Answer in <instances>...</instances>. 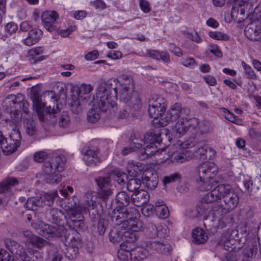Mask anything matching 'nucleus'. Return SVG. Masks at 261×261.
<instances>
[{
  "label": "nucleus",
  "instance_id": "nucleus-1",
  "mask_svg": "<svg viewBox=\"0 0 261 261\" xmlns=\"http://www.w3.org/2000/svg\"><path fill=\"white\" fill-rule=\"evenodd\" d=\"M133 79L130 76H123L122 83L117 80L112 79L107 82L103 79L98 81L96 97L99 109L106 112L116 106L118 96L125 103L129 102L134 92Z\"/></svg>",
  "mask_w": 261,
  "mask_h": 261
},
{
  "label": "nucleus",
  "instance_id": "nucleus-2",
  "mask_svg": "<svg viewBox=\"0 0 261 261\" xmlns=\"http://www.w3.org/2000/svg\"><path fill=\"white\" fill-rule=\"evenodd\" d=\"M140 215L135 207L114 209L111 218L113 222L116 225H121L125 230L139 231L143 228L142 223L139 220Z\"/></svg>",
  "mask_w": 261,
  "mask_h": 261
},
{
  "label": "nucleus",
  "instance_id": "nucleus-3",
  "mask_svg": "<svg viewBox=\"0 0 261 261\" xmlns=\"http://www.w3.org/2000/svg\"><path fill=\"white\" fill-rule=\"evenodd\" d=\"M66 162L64 155H55L51 159L44 163L41 175L43 180L47 184L57 185L62 180V176L57 172H61L64 169Z\"/></svg>",
  "mask_w": 261,
  "mask_h": 261
},
{
  "label": "nucleus",
  "instance_id": "nucleus-4",
  "mask_svg": "<svg viewBox=\"0 0 261 261\" xmlns=\"http://www.w3.org/2000/svg\"><path fill=\"white\" fill-rule=\"evenodd\" d=\"M93 87L90 84H82L75 87L76 94L72 95L69 103L71 111L74 114L80 113L82 109L91 105L94 100L91 92Z\"/></svg>",
  "mask_w": 261,
  "mask_h": 261
},
{
  "label": "nucleus",
  "instance_id": "nucleus-5",
  "mask_svg": "<svg viewBox=\"0 0 261 261\" xmlns=\"http://www.w3.org/2000/svg\"><path fill=\"white\" fill-rule=\"evenodd\" d=\"M21 136L20 131L16 128L12 129L10 138L8 139L2 135H0V146L2 151L7 154L14 152L20 145Z\"/></svg>",
  "mask_w": 261,
  "mask_h": 261
},
{
  "label": "nucleus",
  "instance_id": "nucleus-6",
  "mask_svg": "<svg viewBox=\"0 0 261 261\" xmlns=\"http://www.w3.org/2000/svg\"><path fill=\"white\" fill-rule=\"evenodd\" d=\"M198 124V120L196 118L188 119L181 117L172 125V131L176 137H180L188 131H194Z\"/></svg>",
  "mask_w": 261,
  "mask_h": 261
},
{
  "label": "nucleus",
  "instance_id": "nucleus-7",
  "mask_svg": "<svg viewBox=\"0 0 261 261\" xmlns=\"http://www.w3.org/2000/svg\"><path fill=\"white\" fill-rule=\"evenodd\" d=\"M218 171V167L214 163L203 162L196 168L194 177L195 179L214 178L216 176Z\"/></svg>",
  "mask_w": 261,
  "mask_h": 261
},
{
  "label": "nucleus",
  "instance_id": "nucleus-8",
  "mask_svg": "<svg viewBox=\"0 0 261 261\" xmlns=\"http://www.w3.org/2000/svg\"><path fill=\"white\" fill-rule=\"evenodd\" d=\"M148 114L150 117L163 114L166 109L165 99L159 95H153L148 99Z\"/></svg>",
  "mask_w": 261,
  "mask_h": 261
},
{
  "label": "nucleus",
  "instance_id": "nucleus-9",
  "mask_svg": "<svg viewBox=\"0 0 261 261\" xmlns=\"http://www.w3.org/2000/svg\"><path fill=\"white\" fill-rule=\"evenodd\" d=\"M5 244L7 248L11 252L15 253L21 261H37L34 259L33 254L28 255L24 247L15 241L7 240Z\"/></svg>",
  "mask_w": 261,
  "mask_h": 261
},
{
  "label": "nucleus",
  "instance_id": "nucleus-10",
  "mask_svg": "<svg viewBox=\"0 0 261 261\" xmlns=\"http://www.w3.org/2000/svg\"><path fill=\"white\" fill-rule=\"evenodd\" d=\"M221 199L223 205L230 212L236 207L239 202L238 195L229 185H224Z\"/></svg>",
  "mask_w": 261,
  "mask_h": 261
},
{
  "label": "nucleus",
  "instance_id": "nucleus-11",
  "mask_svg": "<svg viewBox=\"0 0 261 261\" xmlns=\"http://www.w3.org/2000/svg\"><path fill=\"white\" fill-rule=\"evenodd\" d=\"M43 25L46 30L52 32L57 29L56 23L59 19V15L55 11H46L41 16Z\"/></svg>",
  "mask_w": 261,
  "mask_h": 261
},
{
  "label": "nucleus",
  "instance_id": "nucleus-12",
  "mask_svg": "<svg viewBox=\"0 0 261 261\" xmlns=\"http://www.w3.org/2000/svg\"><path fill=\"white\" fill-rule=\"evenodd\" d=\"M66 230L63 227L54 226L48 224L43 225L41 235L46 238L60 237L65 233Z\"/></svg>",
  "mask_w": 261,
  "mask_h": 261
},
{
  "label": "nucleus",
  "instance_id": "nucleus-13",
  "mask_svg": "<svg viewBox=\"0 0 261 261\" xmlns=\"http://www.w3.org/2000/svg\"><path fill=\"white\" fill-rule=\"evenodd\" d=\"M146 246L150 247L151 250L152 249L159 253L165 255L170 254L172 250V246L166 241L163 242L148 241L146 242Z\"/></svg>",
  "mask_w": 261,
  "mask_h": 261
},
{
  "label": "nucleus",
  "instance_id": "nucleus-14",
  "mask_svg": "<svg viewBox=\"0 0 261 261\" xmlns=\"http://www.w3.org/2000/svg\"><path fill=\"white\" fill-rule=\"evenodd\" d=\"M77 201H78L76 198L72 197L65 200L63 203V208L68 216L75 214L77 212H82V207L77 203Z\"/></svg>",
  "mask_w": 261,
  "mask_h": 261
},
{
  "label": "nucleus",
  "instance_id": "nucleus-15",
  "mask_svg": "<svg viewBox=\"0 0 261 261\" xmlns=\"http://www.w3.org/2000/svg\"><path fill=\"white\" fill-rule=\"evenodd\" d=\"M224 184H220L214 187L211 191L207 193L202 199L204 201L212 203L218 202L221 199L222 192L224 187Z\"/></svg>",
  "mask_w": 261,
  "mask_h": 261
},
{
  "label": "nucleus",
  "instance_id": "nucleus-16",
  "mask_svg": "<svg viewBox=\"0 0 261 261\" xmlns=\"http://www.w3.org/2000/svg\"><path fill=\"white\" fill-rule=\"evenodd\" d=\"M221 203H215L211 207V215L214 221L220 222L230 212Z\"/></svg>",
  "mask_w": 261,
  "mask_h": 261
},
{
  "label": "nucleus",
  "instance_id": "nucleus-17",
  "mask_svg": "<svg viewBox=\"0 0 261 261\" xmlns=\"http://www.w3.org/2000/svg\"><path fill=\"white\" fill-rule=\"evenodd\" d=\"M214 153V151L207 145H198L194 154L195 158L204 160L211 159Z\"/></svg>",
  "mask_w": 261,
  "mask_h": 261
},
{
  "label": "nucleus",
  "instance_id": "nucleus-18",
  "mask_svg": "<svg viewBox=\"0 0 261 261\" xmlns=\"http://www.w3.org/2000/svg\"><path fill=\"white\" fill-rule=\"evenodd\" d=\"M189 110L186 108H182L179 103H175L173 105L169 110L168 111L172 122L176 121L181 117H185L184 114L187 113Z\"/></svg>",
  "mask_w": 261,
  "mask_h": 261
},
{
  "label": "nucleus",
  "instance_id": "nucleus-19",
  "mask_svg": "<svg viewBox=\"0 0 261 261\" xmlns=\"http://www.w3.org/2000/svg\"><path fill=\"white\" fill-rule=\"evenodd\" d=\"M97 194L95 192H88L85 196L84 202L81 206L82 212H87L90 209L95 208L96 204Z\"/></svg>",
  "mask_w": 261,
  "mask_h": 261
},
{
  "label": "nucleus",
  "instance_id": "nucleus-20",
  "mask_svg": "<svg viewBox=\"0 0 261 261\" xmlns=\"http://www.w3.org/2000/svg\"><path fill=\"white\" fill-rule=\"evenodd\" d=\"M149 195L145 190H140L134 193L132 195V201L137 206H141L147 203Z\"/></svg>",
  "mask_w": 261,
  "mask_h": 261
},
{
  "label": "nucleus",
  "instance_id": "nucleus-21",
  "mask_svg": "<svg viewBox=\"0 0 261 261\" xmlns=\"http://www.w3.org/2000/svg\"><path fill=\"white\" fill-rule=\"evenodd\" d=\"M158 177L156 173L147 172L143 175L142 183L148 189H154L158 184Z\"/></svg>",
  "mask_w": 261,
  "mask_h": 261
},
{
  "label": "nucleus",
  "instance_id": "nucleus-22",
  "mask_svg": "<svg viewBox=\"0 0 261 261\" xmlns=\"http://www.w3.org/2000/svg\"><path fill=\"white\" fill-rule=\"evenodd\" d=\"M18 184V180L13 177H8L0 182V194L11 195L12 188Z\"/></svg>",
  "mask_w": 261,
  "mask_h": 261
},
{
  "label": "nucleus",
  "instance_id": "nucleus-23",
  "mask_svg": "<svg viewBox=\"0 0 261 261\" xmlns=\"http://www.w3.org/2000/svg\"><path fill=\"white\" fill-rule=\"evenodd\" d=\"M42 35V31L40 29H32L29 31L28 37L24 40L23 42L26 45H33L39 41Z\"/></svg>",
  "mask_w": 261,
  "mask_h": 261
},
{
  "label": "nucleus",
  "instance_id": "nucleus-24",
  "mask_svg": "<svg viewBox=\"0 0 261 261\" xmlns=\"http://www.w3.org/2000/svg\"><path fill=\"white\" fill-rule=\"evenodd\" d=\"M98 152L97 150L88 149L84 152V160L86 164L88 166L95 165L99 162V159L98 156Z\"/></svg>",
  "mask_w": 261,
  "mask_h": 261
},
{
  "label": "nucleus",
  "instance_id": "nucleus-25",
  "mask_svg": "<svg viewBox=\"0 0 261 261\" xmlns=\"http://www.w3.org/2000/svg\"><path fill=\"white\" fill-rule=\"evenodd\" d=\"M211 207L210 203L204 201L202 199L197 206V213L205 219L211 215Z\"/></svg>",
  "mask_w": 261,
  "mask_h": 261
},
{
  "label": "nucleus",
  "instance_id": "nucleus-26",
  "mask_svg": "<svg viewBox=\"0 0 261 261\" xmlns=\"http://www.w3.org/2000/svg\"><path fill=\"white\" fill-rule=\"evenodd\" d=\"M158 152L157 146L154 144H148L140 150L139 156L141 160H145Z\"/></svg>",
  "mask_w": 261,
  "mask_h": 261
},
{
  "label": "nucleus",
  "instance_id": "nucleus-27",
  "mask_svg": "<svg viewBox=\"0 0 261 261\" xmlns=\"http://www.w3.org/2000/svg\"><path fill=\"white\" fill-rule=\"evenodd\" d=\"M152 118H153V124L157 127H164L170 122H172L168 112L166 113L164 112L163 114H160L158 116Z\"/></svg>",
  "mask_w": 261,
  "mask_h": 261
},
{
  "label": "nucleus",
  "instance_id": "nucleus-28",
  "mask_svg": "<svg viewBox=\"0 0 261 261\" xmlns=\"http://www.w3.org/2000/svg\"><path fill=\"white\" fill-rule=\"evenodd\" d=\"M146 248L143 247H137L134 249H132V253L134 260L141 261L146 258L148 255L149 251H151L150 247H147L145 245Z\"/></svg>",
  "mask_w": 261,
  "mask_h": 261
},
{
  "label": "nucleus",
  "instance_id": "nucleus-29",
  "mask_svg": "<svg viewBox=\"0 0 261 261\" xmlns=\"http://www.w3.org/2000/svg\"><path fill=\"white\" fill-rule=\"evenodd\" d=\"M155 213L157 216L162 219L167 218L169 216L168 208L163 201L155 202Z\"/></svg>",
  "mask_w": 261,
  "mask_h": 261
},
{
  "label": "nucleus",
  "instance_id": "nucleus-30",
  "mask_svg": "<svg viewBox=\"0 0 261 261\" xmlns=\"http://www.w3.org/2000/svg\"><path fill=\"white\" fill-rule=\"evenodd\" d=\"M198 188L201 191H207L212 189L216 185L215 180L212 179H195Z\"/></svg>",
  "mask_w": 261,
  "mask_h": 261
},
{
  "label": "nucleus",
  "instance_id": "nucleus-31",
  "mask_svg": "<svg viewBox=\"0 0 261 261\" xmlns=\"http://www.w3.org/2000/svg\"><path fill=\"white\" fill-rule=\"evenodd\" d=\"M73 228L79 230L83 229L84 226V218L82 212L77 213L69 216Z\"/></svg>",
  "mask_w": 261,
  "mask_h": 261
},
{
  "label": "nucleus",
  "instance_id": "nucleus-32",
  "mask_svg": "<svg viewBox=\"0 0 261 261\" xmlns=\"http://www.w3.org/2000/svg\"><path fill=\"white\" fill-rule=\"evenodd\" d=\"M192 237L193 241L196 244H203L207 238L205 232L202 229L199 228L193 230Z\"/></svg>",
  "mask_w": 261,
  "mask_h": 261
},
{
  "label": "nucleus",
  "instance_id": "nucleus-33",
  "mask_svg": "<svg viewBox=\"0 0 261 261\" xmlns=\"http://www.w3.org/2000/svg\"><path fill=\"white\" fill-rule=\"evenodd\" d=\"M194 130L201 135L207 134L212 132L213 125L210 122L207 121H204L200 123L198 122L197 126Z\"/></svg>",
  "mask_w": 261,
  "mask_h": 261
},
{
  "label": "nucleus",
  "instance_id": "nucleus-34",
  "mask_svg": "<svg viewBox=\"0 0 261 261\" xmlns=\"http://www.w3.org/2000/svg\"><path fill=\"white\" fill-rule=\"evenodd\" d=\"M117 203L121 206H127L132 200L129 195L124 191H121L117 193L116 197Z\"/></svg>",
  "mask_w": 261,
  "mask_h": 261
},
{
  "label": "nucleus",
  "instance_id": "nucleus-35",
  "mask_svg": "<svg viewBox=\"0 0 261 261\" xmlns=\"http://www.w3.org/2000/svg\"><path fill=\"white\" fill-rule=\"evenodd\" d=\"M24 128L26 134L30 136H34L36 131V124L34 120L31 118H27L24 120Z\"/></svg>",
  "mask_w": 261,
  "mask_h": 261
},
{
  "label": "nucleus",
  "instance_id": "nucleus-36",
  "mask_svg": "<svg viewBox=\"0 0 261 261\" xmlns=\"http://www.w3.org/2000/svg\"><path fill=\"white\" fill-rule=\"evenodd\" d=\"M129 144L133 145L137 150L141 149L144 145L142 136L138 133L132 134L129 138Z\"/></svg>",
  "mask_w": 261,
  "mask_h": 261
},
{
  "label": "nucleus",
  "instance_id": "nucleus-37",
  "mask_svg": "<svg viewBox=\"0 0 261 261\" xmlns=\"http://www.w3.org/2000/svg\"><path fill=\"white\" fill-rule=\"evenodd\" d=\"M159 134H156L153 130L147 132L145 134L142 136L144 145L145 144H154L158 142Z\"/></svg>",
  "mask_w": 261,
  "mask_h": 261
},
{
  "label": "nucleus",
  "instance_id": "nucleus-38",
  "mask_svg": "<svg viewBox=\"0 0 261 261\" xmlns=\"http://www.w3.org/2000/svg\"><path fill=\"white\" fill-rule=\"evenodd\" d=\"M187 152V151L184 150H182V152L178 150L173 152L170 157L171 162L175 164L185 162L187 160L186 155Z\"/></svg>",
  "mask_w": 261,
  "mask_h": 261
},
{
  "label": "nucleus",
  "instance_id": "nucleus-39",
  "mask_svg": "<svg viewBox=\"0 0 261 261\" xmlns=\"http://www.w3.org/2000/svg\"><path fill=\"white\" fill-rule=\"evenodd\" d=\"M142 182L139 178H132L129 179L127 184V190L132 192H136L138 190L141 185Z\"/></svg>",
  "mask_w": 261,
  "mask_h": 261
},
{
  "label": "nucleus",
  "instance_id": "nucleus-40",
  "mask_svg": "<svg viewBox=\"0 0 261 261\" xmlns=\"http://www.w3.org/2000/svg\"><path fill=\"white\" fill-rule=\"evenodd\" d=\"M33 102L36 106L37 112L39 119L41 122L44 121V113L41 111V109L44 107V104L39 100L37 94H35V98L33 99Z\"/></svg>",
  "mask_w": 261,
  "mask_h": 261
},
{
  "label": "nucleus",
  "instance_id": "nucleus-41",
  "mask_svg": "<svg viewBox=\"0 0 261 261\" xmlns=\"http://www.w3.org/2000/svg\"><path fill=\"white\" fill-rule=\"evenodd\" d=\"M257 251V247L256 245L252 244L243 250V254L244 257L247 258H252L256 255Z\"/></svg>",
  "mask_w": 261,
  "mask_h": 261
},
{
  "label": "nucleus",
  "instance_id": "nucleus-42",
  "mask_svg": "<svg viewBox=\"0 0 261 261\" xmlns=\"http://www.w3.org/2000/svg\"><path fill=\"white\" fill-rule=\"evenodd\" d=\"M180 174L179 173L175 172L169 175L164 176L162 179L164 185L166 186L167 184L175 182L180 179Z\"/></svg>",
  "mask_w": 261,
  "mask_h": 261
},
{
  "label": "nucleus",
  "instance_id": "nucleus-43",
  "mask_svg": "<svg viewBox=\"0 0 261 261\" xmlns=\"http://www.w3.org/2000/svg\"><path fill=\"white\" fill-rule=\"evenodd\" d=\"M79 253V248L77 246L70 245L67 248L66 256L70 260L75 258Z\"/></svg>",
  "mask_w": 261,
  "mask_h": 261
},
{
  "label": "nucleus",
  "instance_id": "nucleus-44",
  "mask_svg": "<svg viewBox=\"0 0 261 261\" xmlns=\"http://www.w3.org/2000/svg\"><path fill=\"white\" fill-rule=\"evenodd\" d=\"M49 214L52 217L53 221L58 222L63 217H64V214L61 210L56 208H53L50 210Z\"/></svg>",
  "mask_w": 261,
  "mask_h": 261
},
{
  "label": "nucleus",
  "instance_id": "nucleus-45",
  "mask_svg": "<svg viewBox=\"0 0 261 261\" xmlns=\"http://www.w3.org/2000/svg\"><path fill=\"white\" fill-rule=\"evenodd\" d=\"M96 183L100 190L110 187V179L108 177H99L96 179Z\"/></svg>",
  "mask_w": 261,
  "mask_h": 261
},
{
  "label": "nucleus",
  "instance_id": "nucleus-46",
  "mask_svg": "<svg viewBox=\"0 0 261 261\" xmlns=\"http://www.w3.org/2000/svg\"><path fill=\"white\" fill-rule=\"evenodd\" d=\"M124 232L123 237L125 241L128 244H131L137 241L136 231H132L130 230H126Z\"/></svg>",
  "mask_w": 261,
  "mask_h": 261
},
{
  "label": "nucleus",
  "instance_id": "nucleus-47",
  "mask_svg": "<svg viewBox=\"0 0 261 261\" xmlns=\"http://www.w3.org/2000/svg\"><path fill=\"white\" fill-rule=\"evenodd\" d=\"M160 227V226L156 227V225L152 222L148 223L146 226L148 234L152 238H155L159 236V229Z\"/></svg>",
  "mask_w": 261,
  "mask_h": 261
},
{
  "label": "nucleus",
  "instance_id": "nucleus-48",
  "mask_svg": "<svg viewBox=\"0 0 261 261\" xmlns=\"http://www.w3.org/2000/svg\"><path fill=\"white\" fill-rule=\"evenodd\" d=\"M242 65L245 71V74L247 78L250 79H255L256 75L252 68L247 65L244 61L242 62Z\"/></svg>",
  "mask_w": 261,
  "mask_h": 261
},
{
  "label": "nucleus",
  "instance_id": "nucleus-49",
  "mask_svg": "<svg viewBox=\"0 0 261 261\" xmlns=\"http://www.w3.org/2000/svg\"><path fill=\"white\" fill-rule=\"evenodd\" d=\"M70 119L69 115L66 113H63L60 117L59 124L63 128H66L69 125Z\"/></svg>",
  "mask_w": 261,
  "mask_h": 261
},
{
  "label": "nucleus",
  "instance_id": "nucleus-50",
  "mask_svg": "<svg viewBox=\"0 0 261 261\" xmlns=\"http://www.w3.org/2000/svg\"><path fill=\"white\" fill-rule=\"evenodd\" d=\"M30 243L36 248H41L46 245L47 241L39 236H35Z\"/></svg>",
  "mask_w": 261,
  "mask_h": 261
},
{
  "label": "nucleus",
  "instance_id": "nucleus-51",
  "mask_svg": "<svg viewBox=\"0 0 261 261\" xmlns=\"http://www.w3.org/2000/svg\"><path fill=\"white\" fill-rule=\"evenodd\" d=\"M208 35L211 38L218 40H228L229 38L228 35L220 32L211 31Z\"/></svg>",
  "mask_w": 261,
  "mask_h": 261
},
{
  "label": "nucleus",
  "instance_id": "nucleus-52",
  "mask_svg": "<svg viewBox=\"0 0 261 261\" xmlns=\"http://www.w3.org/2000/svg\"><path fill=\"white\" fill-rule=\"evenodd\" d=\"M142 214L147 217L152 215L155 213V206L151 204H147V203L143 205L141 208Z\"/></svg>",
  "mask_w": 261,
  "mask_h": 261
},
{
  "label": "nucleus",
  "instance_id": "nucleus-53",
  "mask_svg": "<svg viewBox=\"0 0 261 261\" xmlns=\"http://www.w3.org/2000/svg\"><path fill=\"white\" fill-rule=\"evenodd\" d=\"M51 98L53 99V106L49 105L46 108L45 111L48 113L55 114L59 112L60 110V108L59 105L57 103V99H54L53 95L51 96Z\"/></svg>",
  "mask_w": 261,
  "mask_h": 261
},
{
  "label": "nucleus",
  "instance_id": "nucleus-54",
  "mask_svg": "<svg viewBox=\"0 0 261 261\" xmlns=\"http://www.w3.org/2000/svg\"><path fill=\"white\" fill-rule=\"evenodd\" d=\"M114 174L117 176V181L120 185H124L126 183V181L128 179L127 175L124 172H121L118 170L114 171Z\"/></svg>",
  "mask_w": 261,
  "mask_h": 261
},
{
  "label": "nucleus",
  "instance_id": "nucleus-55",
  "mask_svg": "<svg viewBox=\"0 0 261 261\" xmlns=\"http://www.w3.org/2000/svg\"><path fill=\"white\" fill-rule=\"evenodd\" d=\"M100 118V115L95 109H91L87 114L88 120L92 123L97 121Z\"/></svg>",
  "mask_w": 261,
  "mask_h": 261
},
{
  "label": "nucleus",
  "instance_id": "nucleus-56",
  "mask_svg": "<svg viewBox=\"0 0 261 261\" xmlns=\"http://www.w3.org/2000/svg\"><path fill=\"white\" fill-rule=\"evenodd\" d=\"M119 258L122 260H133V254L132 253V250H128L127 251H119L118 253Z\"/></svg>",
  "mask_w": 261,
  "mask_h": 261
},
{
  "label": "nucleus",
  "instance_id": "nucleus-57",
  "mask_svg": "<svg viewBox=\"0 0 261 261\" xmlns=\"http://www.w3.org/2000/svg\"><path fill=\"white\" fill-rule=\"evenodd\" d=\"M221 110L223 113L224 117L229 121L232 123H236L238 120V117L229 112L227 109L225 108H222Z\"/></svg>",
  "mask_w": 261,
  "mask_h": 261
},
{
  "label": "nucleus",
  "instance_id": "nucleus-58",
  "mask_svg": "<svg viewBox=\"0 0 261 261\" xmlns=\"http://www.w3.org/2000/svg\"><path fill=\"white\" fill-rule=\"evenodd\" d=\"M112 191L110 187L100 190L98 192V196L100 199L102 201H106L108 199L109 197L112 195Z\"/></svg>",
  "mask_w": 261,
  "mask_h": 261
},
{
  "label": "nucleus",
  "instance_id": "nucleus-59",
  "mask_svg": "<svg viewBox=\"0 0 261 261\" xmlns=\"http://www.w3.org/2000/svg\"><path fill=\"white\" fill-rule=\"evenodd\" d=\"M181 64L184 66L190 68H194L197 65L194 59L193 58H188L182 59Z\"/></svg>",
  "mask_w": 261,
  "mask_h": 261
},
{
  "label": "nucleus",
  "instance_id": "nucleus-60",
  "mask_svg": "<svg viewBox=\"0 0 261 261\" xmlns=\"http://www.w3.org/2000/svg\"><path fill=\"white\" fill-rule=\"evenodd\" d=\"M4 103L11 108L14 107V105L17 103V97L14 95H9L4 100ZM18 104H20L18 102Z\"/></svg>",
  "mask_w": 261,
  "mask_h": 261
},
{
  "label": "nucleus",
  "instance_id": "nucleus-61",
  "mask_svg": "<svg viewBox=\"0 0 261 261\" xmlns=\"http://www.w3.org/2000/svg\"><path fill=\"white\" fill-rule=\"evenodd\" d=\"M58 193L57 191H55L54 192L50 193H46L43 195L42 197L43 198V201L46 202V201L48 202L47 205H50L51 203H52L55 198L57 196Z\"/></svg>",
  "mask_w": 261,
  "mask_h": 261
},
{
  "label": "nucleus",
  "instance_id": "nucleus-62",
  "mask_svg": "<svg viewBox=\"0 0 261 261\" xmlns=\"http://www.w3.org/2000/svg\"><path fill=\"white\" fill-rule=\"evenodd\" d=\"M48 156L47 153L43 151L36 152L34 155V160L38 163L43 162Z\"/></svg>",
  "mask_w": 261,
  "mask_h": 261
},
{
  "label": "nucleus",
  "instance_id": "nucleus-63",
  "mask_svg": "<svg viewBox=\"0 0 261 261\" xmlns=\"http://www.w3.org/2000/svg\"><path fill=\"white\" fill-rule=\"evenodd\" d=\"M240 258V254L236 252H230L225 256L224 261H238Z\"/></svg>",
  "mask_w": 261,
  "mask_h": 261
},
{
  "label": "nucleus",
  "instance_id": "nucleus-64",
  "mask_svg": "<svg viewBox=\"0 0 261 261\" xmlns=\"http://www.w3.org/2000/svg\"><path fill=\"white\" fill-rule=\"evenodd\" d=\"M195 143L193 142V140L190 139L187 140L185 142H181L180 141H178L177 143V145L179 146V149H185V148H190L194 146Z\"/></svg>",
  "mask_w": 261,
  "mask_h": 261
}]
</instances>
